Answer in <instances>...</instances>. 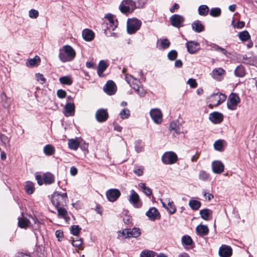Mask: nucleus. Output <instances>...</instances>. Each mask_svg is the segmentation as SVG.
Here are the masks:
<instances>
[{"mask_svg": "<svg viewBox=\"0 0 257 257\" xmlns=\"http://www.w3.org/2000/svg\"><path fill=\"white\" fill-rule=\"evenodd\" d=\"M75 56V51L69 45H65L59 49V58L63 63L73 60Z\"/></svg>", "mask_w": 257, "mask_h": 257, "instance_id": "f257e3e1", "label": "nucleus"}, {"mask_svg": "<svg viewBox=\"0 0 257 257\" xmlns=\"http://www.w3.org/2000/svg\"><path fill=\"white\" fill-rule=\"evenodd\" d=\"M67 195L66 193H60L55 192L52 196L51 201L55 207L64 206L66 204Z\"/></svg>", "mask_w": 257, "mask_h": 257, "instance_id": "f03ea898", "label": "nucleus"}, {"mask_svg": "<svg viewBox=\"0 0 257 257\" xmlns=\"http://www.w3.org/2000/svg\"><path fill=\"white\" fill-rule=\"evenodd\" d=\"M141 24V22L136 18L128 19L127 22V33L130 34L135 33L140 29Z\"/></svg>", "mask_w": 257, "mask_h": 257, "instance_id": "7ed1b4c3", "label": "nucleus"}, {"mask_svg": "<svg viewBox=\"0 0 257 257\" xmlns=\"http://www.w3.org/2000/svg\"><path fill=\"white\" fill-rule=\"evenodd\" d=\"M240 99L237 93H230L227 100V108L231 110H235L237 105L240 103Z\"/></svg>", "mask_w": 257, "mask_h": 257, "instance_id": "20e7f679", "label": "nucleus"}, {"mask_svg": "<svg viewBox=\"0 0 257 257\" xmlns=\"http://www.w3.org/2000/svg\"><path fill=\"white\" fill-rule=\"evenodd\" d=\"M136 8V3L133 0H123L119 6V9L123 14L128 13L131 9L134 10Z\"/></svg>", "mask_w": 257, "mask_h": 257, "instance_id": "39448f33", "label": "nucleus"}, {"mask_svg": "<svg viewBox=\"0 0 257 257\" xmlns=\"http://www.w3.org/2000/svg\"><path fill=\"white\" fill-rule=\"evenodd\" d=\"M36 179L39 185H41L45 183L47 184H51L54 182V177L53 174L47 172L43 175V177L39 175L36 176Z\"/></svg>", "mask_w": 257, "mask_h": 257, "instance_id": "423d86ee", "label": "nucleus"}, {"mask_svg": "<svg viewBox=\"0 0 257 257\" xmlns=\"http://www.w3.org/2000/svg\"><path fill=\"white\" fill-rule=\"evenodd\" d=\"M226 99V96L225 94L220 93L219 94H213L210 96L211 101L214 103V104H209V107L212 108L213 106H218L221 103H223Z\"/></svg>", "mask_w": 257, "mask_h": 257, "instance_id": "0eeeda50", "label": "nucleus"}, {"mask_svg": "<svg viewBox=\"0 0 257 257\" xmlns=\"http://www.w3.org/2000/svg\"><path fill=\"white\" fill-rule=\"evenodd\" d=\"M162 160L164 164H172L177 160V156L172 152H166L162 157Z\"/></svg>", "mask_w": 257, "mask_h": 257, "instance_id": "6e6552de", "label": "nucleus"}, {"mask_svg": "<svg viewBox=\"0 0 257 257\" xmlns=\"http://www.w3.org/2000/svg\"><path fill=\"white\" fill-rule=\"evenodd\" d=\"M171 24L174 27L179 28L183 26V24L185 21L183 16L178 14L172 15L170 18Z\"/></svg>", "mask_w": 257, "mask_h": 257, "instance_id": "1a4fd4ad", "label": "nucleus"}, {"mask_svg": "<svg viewBox=\"0 0 257 257\" xmlns=\"http://www.w3.org/2000/svg\"><path fill=\"white\" fill-rule=\"evenodd\" d=\"M150 115L154 121L157 124L161 123L162 121V113L161 111L158 108L151 110Z\"/></svg>", "mask_w": 257, "mask_h": 257, "instance_id": "9d476101", "label": "nucleus"}, {"mask_svg": "<svg viewBox=\"0 0 257 257\" xmlns=\"http://www.w3.org/2000/svg\"><path fill=\"white\" fill-rule=\"evenodd\" d=\"M106 195L109 201L114 202L120 196V192L117 189H110L106 191Z\"/></svg>", "mask_w": 257, "mask_h": 257, "instance_id": "9b49d317", "label": "nucleus"}, {"mask_svg": "<svg viewBox=\"0 0 257 257\" xmlns=\"http://www.w3.org/2000/svg\"><path fill=\"white\" fill-rule=\"evenodd\" d=\"M108 116L107 110L103 108L98 109L95 114L96 120L100 122L106 121L108 118Z\"/></svg>", "mask_w": 257, "mask_h": 257, "instance_id": "f8f14e48", "label": "nucleus"}, {"mask_svg": "<svg viewBox=\"0 0 257 257\" xmlns=\"http://www.w3.org/2000/svg\"><path fill=\"white\" fill-rule=\"evenodd\" d=\"M212 171L215 174H220L222 173L224 169V166L220 161H214L211 164Z\"/></svg>", "mask_w": 257, "mask_h": 257, "instance_id": "ddd939ff", "label": "nucleus"}, {"mask_svg": "<svg viewBox=\"0 0 257 257\" xmlns=\"http://www.w3.org/2000/svg\"><path fill=\"white\" fill-rule=\"evenodd\" d=\"M82 142V140L80 138L69 139L68 140V148L71 150H77Z\"/></svg>", "mask_w": 257, "mask_h": 257, "instance_id": "4468645a", "label": "nucleus"}, {"mask_svg": "<svg viewBox=\"0 0 257 257\" xmlns=\"http://www.w3.org/2000/svg\"><path fill=\"white\" fill-rule=\"evenodd\" d=\"M209 118L213 123L218 124L222 121L223 115L220 112H213L209 114Z\"/></svg>", "mask_w": 257, "mask_h": 257, "instance_id": "2eb2a0df", "label": "nucleus"}, {"mask_svg": "<svg viewBox=\"0 0 257 257\" xmlns=\"http://www.w3.org/2000/svg\"><path fill=\"white\" fill-rule=\"evenodd\" d=\"M219 254L221 257H230L232 254V249L229 246L222 245L219 248Z\"/></svg>", "mask_w": 257, "mask_h": 257, "instance_id": "dca6fc26", "label": "nucleus"}, {"mask_svg": "<svg viewBox=\"0 0 257 257\" xmlns=\"http://www.w3.org/2000/svg\"><path fill=\"white\" fill-rule=\"evenodd\" d=\"M104 91L108 95L113 94L115 92V84L111 80L107 81L104 87Z\"/></svg>", "mask_w": 257, "mask_h": 257, "instance_id": "f3484780", "label": "nucleus"}, {"mask_svg": "<svg viewBox=\"0 0 257 257\" xmlns=\"http://www.w3.org/2000/svg\"><path fill=\"white\" fill-rule=\"evenodd\" d=\"M186 45L188 52L191 54L195 53L199 50V44L197 42L189 41L186 43Z\"/></svg>", "mask_w": 257, "mask_h": 257, "instance_id": "a211bd4d", "label": "nucleus"}, {"mask_svg": "<svg viewBox=\"0 0 257 257\" xmlns=\"http://www.w3.org/2000/svg\"><path fill=\"white\" fill-rule=\"evenodd\" d=\"M225 74V70L222 68H217L214 69L211 72L212 77L218 80H221V76Z\"/></svg>", "mask_w": 257, "mask_h": 257, "instance_id": "6ab92c4d", "label": "nucleus"}, {"mask_svg": "<svg viewBox=\"0 0 257 257\" xmlns=\"http://www.w3.org/2000/svg\"><path fill=\"white\" fill-rule=\"evenodd\" d=\"M146 215L152 220H155L160 217L158 210L155 207L151 208L146 213Z\"/></svg>", "mask_w": 257, "mask_h": 257, "instance_id": "aec40b11", "label": "nucleus"}, {"mask_svg": "<svg viewBox=\"0 0 257 257\" xmlns=\"http://www.w3.org/2000/svg\"><path fill=\"white\" fill-rule=\"evenodd\" d=\"M139 196L134 190L131 191V195L129 197V201L133 204L134 206L139 207L138 202L139 201Z\"/></svg>", "mask_w": 257, "mask_h": 257, "instance_id": "412c9836", "label": "nucleus"}, {"mask_svg": "<svg viewBox=\"0 0 257 257\" xmlns=\"http://www.w3.org/2000/svg\"><path fill=\"white\" fill-rule=\"evenodd\" d=\"M125 79L128 84H131V81H132V80H133L134 81L137 83L135 86L131 85V87L135 90V91H137L138 88H139L140 86H142L140 82L138 79L135 78L131 75L126 74Z\"/></svg>", "mask_w": 257, "mask_h": 257, "instance_id": "4be33fe9", "label": "nucleus"}, {"mask_svg": "<svg viewBox=\"0 0 257 257\" xmlns=\"http://www.w3.org/2000/svg\"><path fill=\"white\" fill-rule=\"evenodd\" d=\"M82 36L85 41H91L94 39V33L90 30L85 29L82 31Z\"/></svg>", "mask_w": 257, "mask_h": 257, "instance_id": "5701e85b", "label": "nucleus"}, {"mask_svg": "<svg viewBox=\"0 0 257 257\" xmlns=\"http://www.w3.org/2000/svg\"><path fill=\"white\" fill-rule=\"evenodd\" d=\"M141 234V230L139 228L135 227L132 229H127L126 230V236L125 238L127 237H137Z\"/></svg>", "mask_w": 257, "mask_h": 257, "instance_id": "b1692460", "label": "nucleus"}, {"mask_svg": "<svg viewBox=\"0 0 257 257\" xmlns=\"http://www.w3.org/2000/svg\"><path fill=\"white\" fill-rule=\"evenodd\" d=\"M107 64L104 60H101L97 66V74L100 77L103 76V72L107 68Z\"/></svg>", "mask_w": 257, "mask_h": 257, "instance_id": "393cba45", "label": "nucleus"}, {"mask_svg": "<svg viewBox=\"0 0 257 257\" xmlns=\"http://www.w3.org/2000/svg\"><path fill=\"white\" fill-rule=\"evenodd\" d=\"M192 28L195 32L200 33L204 30V27L200 21L196 20L192 24Z\"/></svg>", "mask_w": 257, "mask_h": 257, "instance_id": "a878e982", "label": "nucleus"}, {"mask_svg": "<svg viewBox=\"0 0 257 257\" xmlns=\"http://www.w3.org/2000/svg\"><path fill=\"white\" fill-rule=\"evenodd\" d=\"M196 230L197 233L201 236L207 235L209 231L208 228L206 225L201 224L198 225Z\"/></svg>", "mask_w": 257, "mask_h": 257, "instance_id": "bb28decb", "label": "nucleus"}, {"mask_svg": "<svg viewBox=\"0 0 257 257\" xmlns=\"http://www.w3.org/2000/svg\"><path fill=\"white\" fill-rule=\"evenodd\" d=\"M166 202L167 203V211L171 214H174L176 211V208L173 201L171 200L170 198H166Z\"/></svg>", "mask_w": 257, "mask_h": 257, "instance_id": "cd10ccee", "label": "nucleus"}, {"mask_svg": "<svg viewBox=\"0 0 257 257\" xmlns=\"http://www.w3.org/2000/svg\"><path fill=\"white\" fill-rule=\"evenodd\" d=\"M65 110L66 113V116L68 115H72L74 113L75 111V106L73 103H67L65 107Z\"/></svg>", "mask_w": 257, "mask_h": 257, "instance_id": "c85d7f7f", "label": "nucleus"}, {"mask_svg": "<svg viewBox=\"0 0 257 257\" xmlns=\"http://www.w3.org/2000/svg\"><path fill=\"white\" fill-rule=\"evenodd\" d=\"M63 206H60L59 207H55L57 208L58 212V216L59 217L63 218L65 219L67 221V211L66 209L62 207Z\"/></svg>", "mask_w": 257, "mask_h": 257, "instance_id": "c756f323", "label": "nucleus"}, {"mask_svg": "<svg viewBox=\"0 0 257 257\" xmlns=\"http://www.w3.org/2000/svg\"><path fill=\"white\" fill-rule=\"evenodd\" d=\"M212 211L209 209H204L200 211V214L201 217L205 220L209 219V217L211 215Z\"/></svg>", "mask_w": 257, "mask_h": 257, "instance_id": "7c9ffc66", "label": "nucleus"}, {"mask_svg": "<svg viewBox=\"0 0 257 257\" xmlns=\"http://www.w3.org/2000/svg\"><path fill=\"white\" fill-rule=\"evenodd\" d=\"M245 69L241 65L237 66L234 70V74L237 77H243L245 75Z\"/></svg>", "mask_w": 257, "mask_h": 257, "instance_id": "2f4dec72", "label": "nucleus"}, {"mask_svg": "<svg viewBox=\"0 0 257 257\" xmlns=\"http://www.w3.org/2000/svg\"><path fill=\"white\" fill-rule=\"evenodd\" d=\"M209 11L208 7L206 5H201L198 8V13L200 16H206Z\"/></svg>", "mask_w": 257, "mask_h": 257, "instance_id": "473e14b6", "label": "nucleus"}, {"mask_svg": "<svg viewBox=\"0 0 257 257\" xmlns=\"http://www.w3.org/2000/svg\"><path fill=\"white\" fill-rule=\"evenodd\" d=\"M30 223V221L24 217L19 218L18 225L20 227L22 228H26L28 227Z\"/></svg>", "mask_w": 257, "mask_h": 257, "instance_id": "72a5a7b5", "label": "nucleus"}, {"mask_svg": "<svg viewBox=\"0 0 257 257\" xmlns=\"http://www.w3.org/2000/svg\"><path fill=\"white\" fill-rule=\"evenodd\" d=\"M189 205L193 210H198L201 206V202L196 200H190L189 202Z\"/></svg>", "mask_w": 257, "mask_h": 257, "instance_id": "f704fd0d", "label": "nucleus"}, {"mask_svg": "<svg viewBox=\"0 0 257 257\" xmlns=\"http://www.w3.org/2000/svg\"><path fill=\"white\" fill-rule=\"evenodd\" d=\"M59 81L62 84L70 85L72 84L73 81L71 76H63L59 78Z\"/></svg>", "mask_w": 257, "mask_h": 257, "instance_id": "c9c22d12", "label": "nucleus"}, {"mask_svg": "<svg viewBox=\"0 0 257 257\" xmlns=\"http://www.w3.org/2000/svg\"><path fill=\"white\" fill-rule=\"evenodd\" d=\"M44 152L47 156L52 155L55 152V149L51 145H47L44 147Z\"/></svg>", "mask_w": 257, "mask_h": 257, "instance_id": "e433bc0d", "label": "nucleus"}, {"mask_svg": "<svg viewBox=\"0 0 257 257\" xmlns=\"http://www.w3.org/2000/svg\"><path fill=\"white\" fill-rule=\"evenodd\" d=\"M243 59L245 60L244 63L245 64L251 65H255L257 64V59L255 57L247 58L246 55H245L243 57Z\"/></svg>", "mask_w": 257, "mask_h": 257, "instance_id": "4c0bfd02", "label": "nucleus"}, {"mask_svg": "<svg viewBox=\"0 0 257 257\" xmlns=\"http://www.w3.org/2000/svg\"><path fill=\"white\" fill-rule=\"evenodd\" d=\"M40 62V57L38 56H35L33 58L30 59L28 60L27 63V65L28 66H35L37 65Z\"/></svg>", "mask_w": 257, "mask_h": 257, "instance_id": "58836bf2", "label": "nucleus"}, {"mask_svg": "<svg viewBox=\"0 0 257 257\" xmlns=\"http://www.w3.org/2000/svg\"><path fill=\"white\" fill-rule=\"evenodd\" d=\"M82 240L81 238H77L72 241V244L73 246L76 247L78 249L82 250L83 249L82 246Z\"/></svg>", "mask_w": 257, "mask_h": 257, "instance_id": "ea45409f", "label": "nucleus"}, {"mask_svg": "<svg viewBox=\"0 0 257 257\" xmlns=\"http://www.w3.org/2000/svg\"><path fill=\"white\" fill-rule=\"evenodd\" d=\"M238 37L242 41H246L249 40L250 38V36L247 31H244L240 32L238 34Z\"/></svg>", "mask_w": 257, "mask_h": 257, "instance_id": "a19ab883", "label": "nucleus"}, {"mask_svg": "<svg viewBox=\"0 0 257 257\" xmlns=\"http://www.w3.org/2000/svg\"><path fill=\"white\" fill-rule=\"evenodd\" d=\"M25 189L28 194H32L34 190L33 183L31 182H27L25 185Z\"/></svg>", "mask_w": 257, "mask_h": 257, "instance_id": "79ce46f5", "label": "nucleus"}, {"mask_svg": "<svg viewBox=\"0 0 257 257\" xmlns=\"http://www.w3.org/2000/svg\"><path fill=\"white\" fill-rule=\"evenodd\" d=\"M221 9L219 8H212L210 12V15L212 17H219L221 14Z\"/></svg>", "mask_w": 257, "mask_h": 257, "instance_id": "37998d69", "label": "nucleus"}, {"mask_svg": "<svg viewBox=\"0 0 257 257\" xmlns=\"http://www.w3.org/2000/svg\"><path fill=\"white\" fill-rule=\"evenodd\" d=\"M81 229V228H80L78 225H72L71 226V233L75 235V236H78L80 233V231Z\"/></svg>", "mask_w": 257, "mask_h": 257, "instance_id": "c03bdc74", "label": "nucleus"}, {"mask_svg": "<svg viewBox=\"0 0 257 257\" xmlns=\"http://www.w3.org/2000/svg\"><path fill=\"white\" fill-rule=\"evenodd\" d=\"M170 130L174 131L176 133H179L180 129L177 122L175 121L171 122L170 124Z\"/></svg>", "mask_w": 257, "mask_h": 257, "instance_id": "a18cd8bd", "label": "nucleus"}, {"mask_svg": "<svg viewBox=\"0 0 257 257\" xmlns=\"http://www.w3.org/2000/svg\"><path fill=\"white\" fill-rule=\"evenodd\" d=\"M209 177V174L206 173L204 171H200L199 174V178L200 180L205 181L207 180V179Z\"/></svg>", "mask_w": 257, "mask_h": 257, "instance_id": "49530a36", "label": "nucleus"}, {"mask_svg": "<svg viewBox=\"0 0 257 257\" xmlns=\"http://www.w3.org/2000/svg\"><path fill=\"white\" fill-rule=\"evenodd\" d=\"M155 252L153 251L144 250L141 253L140 257H154Z\"/></svg>", "mask_w": 257, "mask_h": 257, "instance_id": "de8ad7c7", "label": "nucleus"}, {"mask_svg": "<svg viewBox=\"0 0 257 257\" xmlns=\"http://www.w3.org/2000/svg\"><path fill=\"white\" fill-rule=\"evenodd\" d=\"M160 42L161 46L163 49H167L170 46V43L167 39H161Z\"/></svg>", "mask_w": 257, "mask_h": 257, "instance_id": "09e8293b", "label": "nucleus"}, {"mask_svg": "<svg viewBox=\"0 0 257 257\" xmlns=\"http://www.w3.org/2000/svg\"><path fill=\"white\" fill-rule=\"evenodd\" d=\"M182 241L184 244L190 245L192 243V239L190 236L185 235L182 238Z\"/></svg>", "mask_w": 257, "mask_h": 257, "instance_id": "8fccbe9b", "label": "nucleus"}, {"mask_svg": "<svg viewBox=\"0 0 257 257\" xmlns=\"http://www.w3.org/2000/svg\"><path fill=\"white\" fill-rule=\"evenodd\" d=\"M134 173L138 176H142L144 173V167L142 166L135 167L134 169Z\"/></svg>", "mask_w": 257, "mask_h": 257, "instance_id": "3c124183", "label": "nucleus"}, {"mask_svg": "<svg viewBox=\"0 0 257 257\" xmlns=\"http://www.w3.org/2000/svg\"><path fill=\"white\" fill-rule=\"evenodd\" d=\"M177 52L176 50H172L168 54V59L170 60H174L177 57Z\"/></svg>", "mask_w": 257, "mask_h": 257, "instance_id": "603ef678", "label": "nucleus"}, {"mask_svg": "<svg viewBox=\"0 0 257 257\" xmlns=\"http://www.w3.org/2000/svg\"><path fill=\"white\" fill-rule=\"evenodd\" d=\"M222 141L221 140H218L215 142L214 144V147L216 150L221 151L222 149Z\"/></svg>", "mask_w": 257, "mask_h": 257, "instance_id": "864d4df0", "label": "nucleus"}, {"mask_svg": "<svg viewBox=\"0 0 257 257\" xmlns=\"http://www.w3.org/2000/svg\"><path fill=\"white\" fill-rule=\"evenodd\" d=\"M130 110L127 109H123L119 113L122 119L127 118L130 116Z\"/></svg>", "mask_w": 257, "mask_h": 257, "instance_id": "5fc2aeb1", "label": "nucleus"}, {"mask_svg": "<svg viewBox=\"0 0 257 257\" xmlns=\"http://www.w3.org/2000/svg\"><path fill=\"white\" fill-rule=\"evenodd\" d=\"M137 89L136 92L140 97H144L146 95V92L142 86Z\"/></svg>", "mask_w": 257, "mask_h": 257, "instance_id": "6e6d98bb", "label": "nucleus"}, {"mask_svg": "<svg viewBox=\"0 0 257 257\" xmlns=\"http://www.w3.org/2000/svg\"><path fill=\"white\" fill-rule=\"evenodd\" d=\"M29 17L31 18H37L38 17L39 13L35 10H31L29 11Z\"/></svg>", "mask_w": 257, "mask_h": 257, "instance_id": "4d7b16f0", "label": "nucleus"}, {"mask_svg": "<svg viewBox=\"0 0 257 257\" xmlns=\"http://www.w3.org/2000/svg\"><path fill=\"white\" fill-rule=\"evenodd\" d=\"M0 139L2 143L5 145L9 144L10 140L9 138L5 135H0Z\"/></svg>", "mask_w": 257, "mask_h": 257, "instance_id": "13d9d810", "label": "nucleus"}, {"mask_svg": "<svg viewBox=\"0 0 257 257\" xmlns=\"http://www.w3.org/2000/svg\"><path fill=\"white\" fill-rule=\"evenodd\" d=\"M187 84H189L191 88H196L197 86L195 79L192 78L189 79L187 81Z\"/></svg>", "mask_w": 257, "mask_h": 257, "instance_id": "bf43d9fd", "label": "nucleus"}, {"mask_svg": "<svg viewBox=\"0 0 257 257\" xmlns=\"http://www.w3.org/2000/svg\"><path fill=\"white\" fill-rule=\"evenodd\" d=\"M213 48L215 50L217 51H219L222 54H223L224 55L227 56V51L223 48H221L218 46L215 45L213 47Z\"/></svg>", "mask_w": 257, "mask_h": 257, "instance_id": "052dcab7", "label": "nucleus"}, {"mask_svg": "<svg viewBox=\"0 0 257 257\" xmlns=\"http://www.w3.org/2000/svg\"><path fill=\"white\" fill-rule=\"evenodd\" d=\"M37 80L39 81L41 84H44L45 82V78L42 74L38 73L36 75Z\"/></svg>", "mask_w": 257, "mask_h": 257, "instance_id": "680f3d73", "label": "nucleus"}, {"mask_svg": "<svg viewBox=\"0 0 257 257\" xmlns=\"http://www.w3.org/2000/svg\"><path fill=\"white\" fill-rule=\"evenodd\" d=\"M57 96L60 98H64L66 97V92L62 89H59L57 92Z\"/></svg>", "mask_w": 257, "mask_h": 257, "instance_id": "e2e57ef3", "label": "nucleus"}, {"mask_svg": "<svg viewBox=\"0 0 257 257\" xmlns=\"http://www.w3.org/2000/svg\"><path fill=\"white\" fill-rule=\"evenodd\" d=\"M143 191V192L147 196H150L152 193V190L147 187Z\"/></svg>", "mask_w": 257, "mask_h": 257, "instance_id": "0e129e2a", "label": "nucleus"}, {"mask_svg": "<svg viewBox=\"0 0 257 257\" xmlns=\"http://www.w3.org/2000/svg\"><path fill=\"white\" fill-rule=\"evenodd\" d=\"M179 8V6L178 4L175 3L174 4L173 6L170 9V11L171 13H174L175 11V10L178 9Z\"/></svg>", "mask_w": 257, "mask_h": 257, "instance_id": "69168bd1", "label": "nucleus"}, {"mask_svg": "<svg viewBox=\"0 0 257 257\" xmlns=\"http://www.w3.org/2000/svg\"><path fill=\"white\" fill-rule=\"evenodd\" d=\"M106 18L108 20L110 25L114 24L113 19L111 15H108L106 16Z\"/></svg>", "mask_w": 257, "mask_h": 257, "instance_id": "338daca9", "label": "nucleus"}, {"mask_svg": "<svg viewBox=\"0 0 257 257\" xmlns=\"http://www.w3.org/2000/svg\"><path fill=\"white\" fill-rule=\"evenodd\" d=\"M16 257H31V256L27 253L23 252H19L18 253Z\"/></svg>", "mask_w": 257, "mask_h": 257, "instance_id": "774afa93", "label": "nucleus"}]
</instances>
